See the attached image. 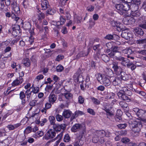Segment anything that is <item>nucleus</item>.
<instances>
[{"mask_svg": "<svg viewBox=\"0 0 146 146\" xmlns=\"http://www.w3.org/2000/svg\"><path fill=\"white\" fill-rule=\"evenodd\" d=\"M117 95L119 99L123 100L130 101L133 99V97H132L133 95L132 91L125 87L120 90L117 93Z\"/></svg>", "mask_w": 146, "mask_h": 146, "instance_id": "1", "label": "nucleus"}, {"mask_svg": "<svg viewBox=\"0 0 146 146\" xmlns=\"http://www.w3.org/2000/svg\"><path fill=\"white\" fill-rule=\"evenodd\" d=\"M115 7L116 11L121 15H123L125 13L126 11L130 9L129 4H125L123 5L121 4H118L115 5Z\"/></svg>", "mask_w": 146, "mask_h": 146, "instance_id": "2", "label": "nucleus"}, {"mask_svg": "<svg viewBox=\"0 0 146 146\" xmlns=\"http://www.w3.org/2000/svg\"><path fill=\"white\" fill-rule=\"evenodd\" d=\"M133 111L141 121L146 123V110H143L135 108L133 109Z\"/></svg>", "mask_w": 146, "mask_h": 146, "instance_id": "3", "label": "nucleus"}, {"mask_svg": "<svg viewBox=\"0 0 146 146\" xmlns=\"http://www.w3.org/2000/svg\"><path fill=\"white\" fill-rule=\"evenodd\" d=\"M97 79L98 81L102 83L105 86H109L111 84V81L108 77L104 74H99Z\"/></svg>", "mask_w": 146, "mask_h": 146, "instance_id": "4", "label": "nucleus"}, {"mask_svg": "<svg viewBox=\"0 0 146 146\" xmlns=\"http://www.w3.org/2000/svg\"><path fill=\"white\" fill-rule=\"evenodd\" d=\"M85 125H82L80 123H76L71 128V130L72 132H75L79 130V135L83 136L85 132Z\"/></svg>", "mask_w": 146, "mask_h": 146, "instance_id": "5", "label": "nucleus"}, {"mask_svg": "<svg viewBox=\"0 0 146 146\" xmlns=\"http://www.w3.org/2000/svg\"><path fill=\"white\" fill-rule=\"evenodd\" d=\"M130 126L132 127V131L134 133H138L142 127V125L140 123L136 121L133 122L130 125Z\"/></svg>", "mask_w": 146, "mask_h": 146, "instance_id": "6", "label": "nucleus"}, {"mask_svg": "<svg viewBox=\"0 0 146 146\" xmlns=\"http://www.w3.org/2000/svg\"><path fill=\"white\" fill-rule=\"evenodd\" d=\"M56 134V132L54 130L50 129L46 133L43 138L47 140L51 139L55 137Z\"/></svg>", "mask_w": 146, "mask_h": 146, "instance_id": "7", "label": "nucleus"}, {"mask_svg": "<svg viewBox=\"0 0 146 146\" xmlns=\"http://www.w3.org/2000/svg\"><path fill=\"white\" fill-rule=\"evenodd\" d=\"M115 58L117 60L121 62V64L125 67L127 66V64H128L129 63H130L129 59L121 56L119 57L115 56Z\"/></svg>", "mask_w": 146, "mask_h": 146, "instance_id": "8", "label": "nucleus"}, {"mask_svg": "<svg viewBox=\"0 0 146 146\" xmlns=\"http://www.w3.org/2000/svg\"><path fill=\"white\" fill-rule=\"evenodd\" d=\"M12 34L14 36L19 35L21 32L20 27L18 25H14L12 27Z\"/></svg>", "mask_w": 146, "mask_h": 146, "instance_id": "9", "label": "nucleus"}, {"mask_svg": "<svg viewBox=\"0 0 146 146\" xmlns=\"http://www.w3.org/2000/svg\"><path fill=\"white\" fill-rule=\"evenodd\" d=\"M95 135H98L99 137H102L106 136V137L110 136V133L108 132H106L105 131L102 130H97L94 132Z\"/></svg>", "mask_w": 146, "mask_h": 146, "instance_id": "10", "label": "nucleus"}, {"mask_svg": "<svg viewBox=\"0 0 146 146\" xmlns=\"http://www.w3.org/2000/svg\"><path fill=\"white\" fill-rule=\"evenodd\" d=\"M112 68L114 72L117 75H119L122 71V69L120 66H118L117 62H113L112 63Z\"/></svg>", "mask_w": 146, "mask_h": 146, "instance_id": "11", "label": "nucleus"}, {"mask_svg": "<svg viewBox=\"0 0 146 146\" xmlns=\"http://www.w3.org/2000/svg\"><path fill=\"white\" fill-rule=\"evenodd\" d=\"M83 136L81 135L77 137V139L74 143V146H82L84 143V141L82 139Z\"/></svg>", "mask_w": 146, "mask_h": 146, "instance_id": "12", "label": "nucleus"}, {"mask_svg": "<svg viewBox=\"0 0 146 146\" xmlns=\"http://www.w3.org/2000/svg\"><path fill=\"white\" fill-rule=\"evenodd\" d=\"M113 84L115 86L121 83V79L120 77H113L111 78Z\"/></svg>", "mask_w": 146, "mask_h": 146, "instance_id": "13", "label": "nucleus"}, {"mask_svg": "<svg viewBox=\"0 0 146 146\" xmlns=\"http://www.w3.org/2000/svg\"><path fill=\"white\" fill-rule=\"evenodd\" d=\"M121 36L126 40H131L133 38V35L131 33L123 31L122 32Z\"/></svg>", "mask_w": 146, "mask_h": 146, "instance_id": "14", "label": "nucleus"}, {"mask_svg": "<svg viewBox=\"0 0 146 146\" xmlns=\"http://www.w3.org/2000/svg\"><path fill=\"white\" fill-rule=\"evenodd\" d=\"M66 127V125L64 124L60 125L57 124L54 125L53 126V128L56 131H59L61 129H65Z\"/></svg>", "mask_w": 146, "mask_h": 146, "instance_id": "15", "label": "nucleus"}, {"mask_svg": "<svg viewBox=\"0 0 146 146\" xmlns=\"http://www.w3.org/2000/svg\"><path fill=\"white\" fill-rule=\"evenodd\" d=\"M133 7H134L135 8V10H134L132 9V12L131 14L132 16L133 17H137L139 16L140 15V13L137 10L138 9V6L135 5H133Z\"/></svg>", "mask_w": 146, "mask_h": 146, "instance_id": "16", "label": "nucleus"}, {"mask_svg": "<svg viewBox=\"0 0 146 146\" xmlns=\"http://www.w3.org/2000/svg\"><path fill=\"white\" fill-rule=\"evenodd\" d=\"M73 113L69 110H64L62 113V116L65 118H69L72 116Z\"/></svg>", "mask_w": 146, "mask_h": 146, "instance_id": "17", "label": "nucleus"}, {"mask_svg": "<svg viewBox=\"0 0 146 146\" xmlns=\"http://www.w3.org/2000/svg\"><path fill=\"white\" fill-rule=\"evenodd\" d=\"M123 21L126 24H133L135 23V20L132 17H125L123 19Z\"/></svg>", "mask_w": 146, "mask_h": 146, "instance_id": "18", "label": "nucleus"}, {"mask_svg": "<svg viewBox=\"0 0 146 146\" xmlns=\"http://www.w3.org/2000/svg\"><path fill=\"white\" fill-rule=\"evenodd\" d=\"M84 114V113L82 111L78 110L76 111L74 113L70 118V121H72L73 119L77 117L79 115H82Z\"/></svg>", "mask_w": 146, "mask_h": 146, "instance_id": "19", "label": "nucleus"}, {"mask_svg": "<svg viewBox=\"0 0 146 146\" xmlns=\"http://www.w3.org/2000/svg\"><path fill=\"white\" fill-rule=\"evenodd\" d=\"M57 96L53 93L50 94L48 97L49 102L53 104L57 100Z\"/></svg>", "mask_w": 146, "mask_h": 146, "instance_id": "20", "label": "nucleus"}, {"mask_svg": "<svg viewBox=\"0 0 146 146\" xmlns=\"http://www.w3.org/2000/svg\"><path fill=\"white\" fill-rule=\"evenodd\" d=\"M38 9L37 12L38 14L37 15V18L40 22H41L42 19H43L45 17V15L44 13L41 12L39 10V9L37 8Z\"/></svg>", "mask_w": 146, "mask_h": 146, "instance_id": "21", "label": "nucleus"}, {"mask_svg": "<svg viewBox=\"0 0 146 146\" xmlns=\"http://www.w3.org/2000/svg\"><path fill=\"white\" fill-rule=\"evenodd\" d=\"M23 81V78H17L16 80H14L12 84L13 86H15L22 84Z\"/></svg>", "mask_w": 146, "mask_h": 146, "instance_id": "22", "label": "nucleus"}, {"mask_svg": "<svg viewBox=\"0 0 146 146\" xmlns=\"http://www.w3.org/2000/svg\"><path fill=\"white\" fill-rule=\"evenodd\" d=\"M133 31L136 34L141 36L143 35L144 33L143 30L141 28L138 27H136L134 28Z\"/></svg>", "mask_w": 146, "mask_h": 146, "instance_id": "23", "label": "nucleus"}, {"mask_svg": "<svg viewBox=\"0 0 146 146\" xmlns=\"http://www.w3.org/2000/svg\"><path fill=\"white\" fill-rule=\"evenodd\" d=\"M22 63L27 67L30 66L31 63L30 60L28 58H24L22 60Z\"/></svg>", "mask_w": 146, "mask_h": 146, "instance_id": "24", "label": "nucleus"}, {"mask_svg": "<svg viewBox=\"0 0 146 146\" xmlns=\"http://www.w3.org/2000/svg\"><path fill=\"white\" fill-rule=\"evenodd\" d=\"M120 106L123 109L127 111L129 110V107L127 104L125 102L123 101H120L119 102Z\"/></svg>", "mask_w": 146, "mask_h": 146, "instance_id": "25", "label": "nucleus"}, {"mask_svg": "<svg viewBox=\"0 0 146 146\" xmlns=\"http://www.w3.org/2000/svg\"><path fill=\"white\" fill-rule=\"evenodd\" d=\"M22 27L25 30H29L31 28V25L28 22L22 23Z\"/></svg>", "mask_w": 146, "mask_h": 146, "instance_id": "26", "label": "nucleus"}, {"mask_svg": "<svg viewBox=\"0 0 146 146\" xmlns=\"http://www.w3.org/2000/svg\"><path fill=\"white\" fill-rule=\"evenodd\" d=\"M119 74H121L120 78L121 79V81L122 80H127L129 79V75L124 72L121 71Z\"/></svg>", "mask_w": 146, "mask_h": 146, "instance_id": "27", "label": "nucleus"}, {"mask_svg": "<svg viewBox=\"0 0 146 146\" xmlns=\"http://www.w3.org/2000/svg\"><path fill=\"white\" fill-rule=\"evenodd\" d=\"M136 43L137 44H143V48L146 49V39H140L136 41Z\"/></svg>", "mask_w": 146, "mask_h": 146, "instance_id": "28", "label": "nucleus"}, {"mask_svg": "<svg viewBox=\"0 0 146 146\" xmlns=\"http://www.w3.org/2000/svg\"><path fill=\"white\" fill-rule=\"evenodd\" d=\"M116 37L118 39H119V36L115 34L113 35L108 34L105 37V38L109 40H113L114 37Z\"/></svg>", "mask_w": 146, "mask_h": 146, "instance_id": "29", "label": "nucleus"}, {"mask_svg": "<svg viewBox=\"0 0 146 146\" xmlns=\"http://www.w3.org/2000/svg\"><path fill=\"white\" fill-rule=\"evenodd\" d=\"M138 23L139 27L146 29V21H143V20L141 19L139 21Z\"/></svg>", "mask_w": 146, "mask_h": 146, "instance_id": "30", "label": "nucleus"}, {"mask_svg": "<svg viewBox=\"0 0 146 146\" xmlns=\"http://www.w3.org/2000/svg\"><path fill=\"white\" fill-rule=\"evenodd\" d=\"M48 3V1H47L42 0L41 5L42 10H45L47 9Z\"/></svg>", "mask_w": 146, "mask_h": 146, "instance_id": "31", "label": "nucleus"}, {"mask_svg": "<svg viewBox=\"0 0 146 146\" xmlns=\"http://www.w3.org/2000/svg\"><path fill=\"white\" fill-rule=\"evenodd\" d=\"M10 142L8 138H7L2 142H0V145L1 146H8L10 143Z\"/></svg>", "mask_w": 146, "mask_h": 146, "instance_id": "32", "label": "nucleus"}, {"mask_svg": "<svg viewBox=\"0 0 146 146\" xmlns=\"http://www.w3.org/2000/svg\"><path fill=\"white\" fill-rule=\"evenodd\" d=\"M122 114V112L120 110H117L116 113V117H115V119L116 121H119L121 119V116Z\"/></svg>", "mask_w": 146, "mask_h": 146, "instance_id": "33", "label": "nucleus"}, {"mask_svg": "<svg viewBox=\"0 0 146 146\" xmlns=\"http://www.w3.org/2000/svg\"><path fill=\"white\" fill-rule=\"evenodd\" d=\"M32 92V91H30V89L27 90L25 92V95L27 96V101L28 102L29 101Z\"/></svg>", "mask_w": 146, "mask_h": 146, "instance_id": "34", "label": "nucleus"}, {"mask_svg": "<svg viewBox=\"0 0 146 146\" xmlns=\"http://www.w3.org/2000/svg\"><path fill=\"white\" fill-rule=\"evenodd\" d=\"M65 98L67 100H70L73 97L72 94L69 92H66L64 94Z\"/></svg>", "mask_w": 146, "mask_h": 146, "instance_id": "35", "label": "nucleus"}, {"mask_svg": "<svg viewBox=\"0 0 146 146\" xmlns=\"http://www.w3.org/2000/svg\"><path fill=\"white\" fill-rule=\"evenodd\" d=\"M122 52L124 54H127V55H131L132 53V50L129 48H126L125 49H123L122 50Z\"/></svg>", "mask_w": 146, "mask_h": 146, "instance_id": "36", "label": "nucleus"}, {"mask_svg": "<svg viewBox=\"0 0 146 146\" xmlns=\"http://www.w3.org/2000/svg\"><path fill=\"white\" fill-rule=\"evenodd\" d=\"M48 119L51 125H53V126L55 124L56 119L54 117L52 116H49L48 117Z\"/></svg>", "mask_w": 146, "mask_h": 146, "instance_id": "37", "label": "nucleus"}, {"mask_svg": "<svg viewBox=\"0 0 146 146\" xmlns=\"http://www.w3.org/2000/svg\"><path fill=\"white\" fill-rule=\"evenodd\" d=\"M82 19V18L81 17H77L76 18H74V23L79 25L81 24Z\"/></svg>", "mask_w": 146, "mask_h": 146, "instance_id": "38", "label": "nucleus"}, {"mask_svg": "<svg viewBox=\"0 0 146 146\" xmlns=\"http://www.w3.org/2000/svg\"><path fill=\"white\" fill-rule=\"evenodd\" d=\"M60 21H58L56 22V24L58 26H59V23H60V25H63L65 23L66 20L64 19L63 17L62 16H61L60 17Z\"/></svg>", "mask_w": 146, "mask_h": 146, "instance_id": "39", "label": "nucleus"}, {"mask_svg": "<svg viewBox=\"0 0 146 146\" xmlns=\"http://www.w3.org/2000/svg\"><path fill=\"white\" fill-rule=\"evenodd\" d=\"M101 58L102 60L105 62H107L110 60L109 57L107 55H102Z\"/></svg>", "mask_w": 146, "mask_h": 146, "instance_id": "40", "label": "nucleus"}, {"mask_svg": "<svg viewBox=\"0 0 146 146\" xmlns=\"http://www.w3.org/2000/svg\"><path fill=\"white\" fill-rule=\"evenodd\" d=\"M85 87L88 88L91 82L90 81V77L89 76H87L86 77L85 81Z\"/></svg>", "mask_w": 146, "mask_h": 146, "instance_id": "41", "label": "nucleus"}, {"mask_svg": "<svg viewBox=\"0 0 146 146\" xmlns=\"http://www.w3.org/2000/svg\"><path fill=\"white\" fill-rule=\"evenodd\" d=\"M127 67L128 68L130 67L131 69L132 70H134L136 68V66L132 62L129 63V64H127Z\"/></svg>", "mask_w": 146, "mask_h": 146, "instance_id": "42", "label": "nucleus"}, {"mask_svg": "<svg viewBox=\"0 0 146 146\" xmlns=\"http://www.w3.org/2000/svg\"><path fill=\"white\" fill-rule=\"evenodd\" d=\"M94 136L92 137V141L95 143H97L99 141V140L98 136V135H95L94 133Z\"/></svg>", "mask_w": 146, "mask_h": 146, "instance_id": "43", "label": "nucleus"}, {"mask_svg": "<svg viewBox=\"0 0 146 146\" xmlns=\"http://www.w3.org/2000/svg\"><path fill=\"white\" fill-rule=\"evenodd\" d=\"M64 67L60 64L59 65L56 67V70L57 72H61L64 70Z\"/></svg>", "mask_w": 146, "mask_h": 146, "instance_id": "44", "label": "nucleus"}, {"mask_svg": "<svg viewBox=\"0 0 146 146\" xmlns=\"http://www.w3.org/2000/svg\"><path fill=\"white\" fill-rule=\"evenodd\" d=\"M36 134H37L39 136V137H42L43 136L44 133L42 131H39L37 132L35 134H34L33 135V137H38L37 135Z\"/></svg>", "mask_w": 146, "mask_h": 146, "instance_id": "45", "label": "nucleus"}, {"mask_svg": "<svg viewBox=\"0 0 146 146\" xmlns=\"http://www.w3.org/2000/svg\"><path fill=\"white\" fill-rule=\"evenodd\" d=\"M102 47L101 46V45L100 44H98L97 45H94L93 47V49L95 50H100L101 48H102Z\"/></svg>", "mask_w": 146, "mask_h": 146, "instance_id": "46", "label": "nucleus"}, {"mask_svg": "<svg viewBox=\"0 0 146 146\" xmlns=\"http://www.w3.org/2000/svg\"><path fill=\"white\" fill-rule=\"evenodd\" d=\"M115 24V27H116V28L117 31H121L122 28H121V26L122 25L121 24H120L119 23H118L117 22Z\"/></svg>", "mask_w": 146, "mask_h": 146, "instance_id": "47", "label": "nucleus"}, {"mask_svg": "<svg viewBox=\"0 0 146 146\" xmlns=\"http://www.w3.org/2000/svg\"><path fill=\"white\" fill-rule=\"evenodd\" d=\"M119 47L113 46L111 49V51L115 53L116 52H118V50H119Z\"/></svg>", "mask_w": 146, "mask_h": 146, "instance_id": "48", "label": "nucleus"}, {"mask_svg": "<svg viewBox=\"0 0 146 146\" xmlns=\"http://www.w3.org/2000/svg\"><path fill=\"white\" fill-rule=\"evenodd\" d=\"M56 12V11L51 9H49L46 11V14L53 15Z\"/></svg>", "mask_w": 146, "mask_h": 146, "instance_id": "49", "label": "nucleus"}, {"mask_svg": "<svg viewBox=\"0 0 146 146\" xmlns=\"http://www.w3.org/2000/svg\"><path fill=\"white\" fill-rule=\"evenodd\" d=\"M127 126L126 123L120 124L117 125L118 128L121 129H125Z\"/></svg>", "mask_w": 146, "mask_h": 146, "instance_id": "50", "label": "nucleus"}, {"mask_svg": "<svg viewBox=\"0 0 146 146\" xmlns=\"http://www.w3.org/2000/svg\"><path fill=\"white\" fill-rule=\"evenodd\" d=\"M106 73L107 74V76L108 77H110V78L113 77L111 76L113 74V72L111 69H108Z\"/></svg>", "mask_w": 146, "mask_h": 146, "instance_id": "51", "label": "nucleus"}, {"mask_svg": "<svg viewBox=\"0 0 146 146\" xmlns=\"http://www.w3.org/2000/svg\"><path fill=\"white\" fill-rule=\"evenodd\" d=\"M13 7L15 13L18 15L20 13V11L19 6H15V7L13 6Z\"/></svg>", "mask_w": 146, "mask_h": 146, "instance_id": "52", "label": "nucleus"}, {"mask_svg": "<svg viewBox=\"0 0 146 146\" xmlns=\"http://www.w3.org/2000/svg\"><path fill=\"white\" fill-rule=\"evenodd\" d=\"M22 4L25 8H27L29 5L28 0H24L22 2Z\"/></svg>", "mask_w": 146, "mask_h": 146, "instance_id": "53", "label": "nucleus"}, {"mask_svg": "<svg viewBox=\"0 0 146 146\" xmlns=\"http://www.w3.org/2000/svg\"><path fill=\"white\" fill-rule=\"evenodd\" d=\"M76 77H77L76 79L77 82L79 83L83 82V77L82 75L78 76Z\"/></svg>", "mask_w": 146, "mask_h": 146, "instance_id": "54", "label": "nucleus"}, {"mask_svg": "<svg viewBox=\"0 0 146 146\" xmlns=\"http://www.w3.org/2000/svg\"><path fill=\"white\" fill-rule=\"evenodd\" d=\"M92 100L93 103L95 104L98 105L100 104V101L96 98H92Z\"/></svg>", "mask_w": 146, "mask_h": 146, "instance_id": "55", "label": "nucleus"}, {"mask_svg": "<svg viewBox=\"0 0 146 146\" xmlns=\"http://www.w3.org/2000/svg\"><path fill=\"white\" fill-rule=\"evenodd\" d=\"M20 98L22 100L25 98L26 97L25 93L23 91H21L19 94Z\"/></svg>", "mask_w": 146, "mask_h": 146, "instance_id": "56", "label": "nucleus"}, {"mask_svg": "<svg viewBox=\"0 0 146 146\" xmlns=\"http://www.w3.org/2000/svg\"><path fill=\"white\" fill-rule=\"evenodd\" d=\"M121 141L123 143H126L129 141L130 140L127 137H124L121 139Z\"/></svg>", "mask_w": 146, "mask_h": 146, "instance_id": "57", "label": "nucleus"}, {"mask_svg": "<svg viewBox=\"0 0 146 146\" xmlns=\"http://www.w3.org/2000/svg\"><path fill=\"white\" fill-rule=\"evenodd\" d=\"M63 116L59 114H57L56 115V117L57 120L58 121H60L63 119Z\"/></svg>", "mask_w": 146, "mask_h": 146, "instance_id": "58", "label": "nucleus"}, {"mask_svg": "<svg viewBox=\"0 0 146 146\" xmlns=\"http://www.w3.org/2000/svg\"><path fill=\"white\" fill-rule=\"evenodd\" d=\"M70 137L68 134H66L64 139V141L66 142H68L70 140Z\"/></svg>", "mask_w": 146, "mask_h": 146, "instance_id": "59", "label": "nucleus"}, {"mask_svg": "<svg viewBox=\"0 0 146 146\" xmlns=\"http://www.w3.org/2000/svg\"><path fill=\"white\" fill-rule=\"evenodd\" d=\"M33 90L32 91L34 93L36 94L38 93L39 91V88L38 87H33Z\"/></svg>", "mask_w": 146, "mask_h": 146, "instance_id": "60", "label": "nucleus"}, {"mask_svg": "<svg viewBox=\"0 0 146 146\" xmlns=\"http://www.w3.org/2000/svg\"><path fill=\"white\" fill-rule=\"evenodd\" d=\"M89 53V50L87 51H83L81 53V56H87Z\"/></svg>", "mask_w": 146, "mask_h": 146, "instance_id": "61", "label": "nucleus"}, {"mask_svg": "<svg viewBox=\"0 0 146 146\" xmlns=\"http://www.w3.org/2000/svg\"><path fill=\"white\" fill-rule=\"evenodd\" d=\"M87 112L90 114L94 115L95 114V112L92 109L88 108L87 109Z\"/></svg>", "mask_w": 146, "mask_h": 146, "instance_id": "62", "label": "nucleus"}, {"mask_svg": "<svg viewBox=\"0 0 146 146\" xmlns=\"http://www.w3.org/2000/svg\"><path fill=\"white\" fill-rule=\"evenodd\" d=\"M142 50H141L140 48L137 47L135 48L134 51L136 53L141 54Z\"/></svg>", "mask_w": 146, "mask_h": 146, "instance_id": "63", "label": "nucleus"}, {"mask_svg": "<svg viewBox=\"0 0 146 146\" xmlns=\"http://www.w3.org/2000/svg\"><path fill=\"white\" fill-rule=\"evenodd\" d=\"M32 129V128L30 127H28L25 130L24 132L27 133H28L31 132V131Z\"/></svg>", "mask_w": 146, "mask_h": 146, "instance_id": "64", "label": "nucleus"}]
</instances>
